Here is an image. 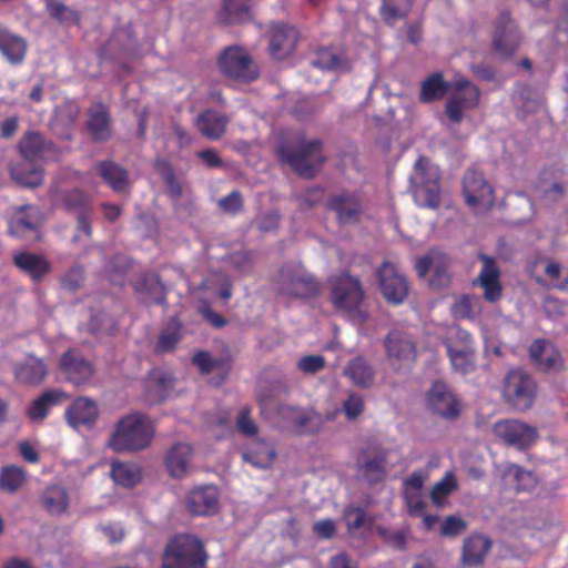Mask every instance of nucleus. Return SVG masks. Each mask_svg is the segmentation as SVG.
<instances>
[{
  "label": "nucleus",
  "mask_w": 568,
  "mask_h": 568,
  "mask_svg": "<svg viewBox=\"0 0 568 568\" xmlns=\"http://www.w3.org/2000/svg\"><path fill=\"white\" fill-rule=\"evenodd\" d=\"M153 428L149 419L139 413L122 417L109 439V447L116 453L139 452L152 439Z\"/></svg>",
  "instance_id": "nucleus-1"
},
{
  "label": "nucleus",
  "mask_w": 568,
  "mask_h": 568,
  "mask_svg": "<svg viewBox=\"0 0 568 568\" xmlns=\"http://www.w3.org/2000/svg\"><path fill=\"white\" fill-rule=\"evenodd\" d=\"M207 560V551L199 537L180 534L168 542L162 568H203Z\"/></svg>",
  "instance_id": "nucleus-2"
},
{
  "label": "nucleus",
  "mask_w": 568,
  "mask_h": 568,
  "mask_svg": "<svg viewBox=\"0 0 568 568\" xmlns=\"http://www.w3.org/2000/svg\"><path fill=\"white\" fill-rule=\"evenodd\" d=\"M280 155L296 174L306 179L314 178L326 162L323 143L318 139H302L295 143L284 144L281 146Z\"/></svg>",
  "instance_id": "nucleus-3"
},
{
  "label": "nucleus",
  "mask_w": 568,
  "mask_h": 568,
  "mask_svg": "<svg viewBox=\"0 0 568 568\" xmlns=\"http://www.w3.org/2000/svg\"><path fill=\"white\" fill-rule=\"evenodd\" d=\"M410 192L419 207L437 210L440 206L439 173L432 169L426 156L415 162V174L410 178Z\"/></svg>",
  "instance_id": "nucleus-4"
},
{
  "label": "nucleus",
  "mask_w": 568,
  "mask_h": 568,
  "mask_svg": "<svg viewBox=\"0 0 568 568\" xmlns=\"http://www.w3.org/2000/svg\"><path fill=\"white\" fill-rule=\"evenodd\" d=\"M217 65L223 75L242 83L253 82L260 75L253 58L240 45L225 48L217 58Z\"/></svg>",
  "instance_id": "nucleus-5"
},
{
  "label": "nucleus",
  "mask_w": 568,
  "mask_h": 568,
  "mask_svg": "<svg viewBox=\"0 0 568 568\" xmlns=\"http://www.w3.org/2000/svg\"><path fill=\"white\" fill-rule=\"evenodd\" d=\"M537 384L534 377L524 369H511L507 373L503 387L505 400L515 409L525 412L535 402Z\"/></svg>",
  "instance_id": "nucleus-6"
},
{
  "label": "nucleus",
  "mask_w": 568,
  "mask_h": 568,
  "mask_svg": "<svg viewBox=\"0 0 568 568\" xmlns=\"http://www.w3.org/2000/svg\"><path fill=\"white\" fill-rule=\"evenodd\" d=\"M452 94L445 103V114L454 124H460L464 112L476 109L480 100L479 88L466 78L453 82Z\"/></svg>",
  "instance_id": "nucleus-7"
},
{
  "label": "nucleus",
  "mask_w": 568,
  "mask_h": 568,
  "mask_svg": "<svg viewBox=\"0 0 568 568\" xmlns=\"http://www.w3.org/2000/svg\"><path fill=\"white\" fill-rule=\"evenodd\" d=\"M331 302L336 310L352 312L359 307L365 293L361 280L343 273L331 280Z\"/></svg>",
  "instance_id": "nucleus-8"
},
{
  "label": "nucleus",
  "mask_w": 568,
  "mask_h": 568,
  "mask_svg": "<svg viewBox=\"0 0 568 568\" xmlns=\"http://www.w3.org/2000/svg\"><path fill=\"white\" fill-rule=\"evenodd\" d=\"M463 193L467 205L475 212L489 210L494 202V190L477 170L468 169L463 178Z\"/></svg>",
  "instance_id": "nucleus-9"
},
{
  "label": "nucleus",
  "mask_w": 568,
  "mask_h": 568,
  "mask_svg": "<svg viewBox=\"0 0 568 568\" xmlns=\"http://www.w3.org/2000/svg\"><path fill=\"white\" fill-rule=\"evenodd\" d=\"M329 212L335 214L338 224H356L364 214L361 195L357 192L342 190L331 194L325 202Z\"/></svg>",
  "instance_id": "nucleus-10"
},
{
  "label": "nucleus",
  "mask_w": 568,
  "mask_h": 568,
  "mask_svg": "<svg viewBox=\"0 0 568 568\" xmlns=\"http://www.w3.org/2000/svg\"><path fill=\"white\" fill-rule=\"evenodd\" d=\"M449 257L446 253L432 250L416 263L420 277L429 275L428 283L433 288H443L450 284Z\"/></svg>",
  "instance_id": "nucleus-11"
},
{
  "label": "nucleus",
  "mask_w": 568,
  "mask_h": 568,
  "mask_svg": "<svg viewBox=\"0 0 568 568\" xmlns=\"http://www.w3.org/2000/svg\"><path fill=\"white\" fill-rule=\"evenodd\" d=\"M381 292L385 300L394 305L403 304L409 293L405 275L390 262H384L377 271Z\"/></svg>",
  "instance_id": "nucleus-12"
},
{
  "label": "nucleus",
  "mask_w": 568,
  "mask_h": 568,
  "mask_svg": "<svg viewBox=\"0 0 568 568\" xmlns=\"http://www.w3.org/2000/svg\"><path fill=\"white\" fill-rule=\"evenodd\" d=\"M387 358L394 369H400L416 357V345L413 337L403 331L394 329L384 341Z\"/></svg>",
  "instance_id": "nucleus-13"
},
{
  "label": "nucleus",
  "mask_w": 568,
  "mask_h": 568,
  "mask_svg": "<svg viewBox=\"0 0 568 568\" xmlns=\"http://www.w3.org/2000/svg\"><path fill=\"white\" fill-rule=\"evenodd\" d=\"M520 32L508 11H501L495 22L493 48L500 57H511L520 44Z\"/></svg>",
  "instance_id": "nucleus-14"
},
{
  "label": "nucleus",
  "mask_w": 568,
  "mask_h": 568,
  "mask_svg": "<svg viewBox=\"0 0 568 568\" xmlns=\"http://www.w3.org/2000/svg\"><path fill=\"white\" fill-rule=\"evenodd\" d=\"M268 51L273 59L284 60L293 54L300 40L298 30L284 22H272L268 31Z\"/></svg>",
  "instance_id": "nucleus-15"
},
{
  "label": "nucleus",
  "mask_w": 568,
  "mask_h": 568,
  "mask_svg": "<svg viewBox=\"0 0 568 568\" xmlns=\"http://www.w3.org/2000/svg\"><path fill=\"white\" fill-rule=\"evenodd\" d=\"M387 450L381 447L362 449L356 459L357 470L369 485L384 481L387 476Z\"/></svg>",
  "instance_id": "nucleus-16"
},
{
  "label": "nucleus",
  "mask_w": 568,
  "mask_h": 568,
  "mask_svg": "<svg viewBox=\"0 0 568 568\" xmlns=\"http://www.w3.org/2000/svg\"><path fill=\"white\" fill-rule=\"evenodd\" d=\"M59 368L64 378L75 386L87 384L95 372L93 364L73 348L68 349L61 355Z\"/></svg>",
  "instance_id": "nucleus-17"
},
{
  "label": "nucleus",
  "mask_w": 568,
  "mask_h": 568,
  "mask_svg": "<svg viewBox=\"0 0 568 568\" xmlns=\"http://www.w3.org/2000/svg\"><path fill=\"white\" fill-rule=\"evenodd\" d=\"M494 434L510 446L520 449L531 446L537 439V430L516 419L499 420L494 425Z\"/></svg>",
  "instance_id": "nucleus-18"
},
{
  "label": "nucleus",
  "mask_w": 568,
  "mask_h": 568,
  "mask_svg": "<svg viewBox=\"0 0 568 568\" xmlns=\"http://www.w3.org/2000/svg\"><path fill=\"white\" fill-rule=\"evenodd\" d=\"M67 424L75 430L92 429L99 418L97 403L85 396H79L67 407L64 412Z\"/></svg>",
  "instance_id": "nucleus-19"
},
{
  "label": "nucleus",
  "mask_w": 568,
  "mask_h": 568,
  "mask_svg": "<svg viewBox=\"0 0 568 568\" xmlns=\"http://www.w3.org/2000/svg\"><path fill=\"white\" fill-rule=\"evenodd\" d=\"M428 407L440 417L454 420L460 415V403L448 386L436 381L427 393Z\"/></svg>",
  "instance_id": "nucleus-20"
},
{
  "label": "nucleus",
  "mask_w": 568,
  "mask_h": 568,
  "mask_svg": "<svg viewBox=\"0 0 568 568\" xmlns=\"http://www.w3.org/2000/svg\"><path fill=\"white\" fill-rule=\"evenodd\" d=\"M528 353L536 368L544 373H557L565 367L561 353L554 343L548 339H535L530 344Z\"/></svg>",
  "instance_id": "nucleus-21"
},
{
  "label": "nucleus",
  "mask_w": 568,
  "mask_h": 568,
  "mask_svg": "<svg viewBox=\"0 0 568 568\" xmlns=\"http://www.w3.org/2000/svg\"><path fill=\"white\" fill-rule=\"evenodd\" d=\"M481 268L474 281V285L484 291V298L489 303L498 302L503 296L500 270L493 256L480 255Z\"/></svg>",
  "instance_id": "nucleus-22"
},
{
  "label": "nucleus",
  "mask_w": 568,
  "mask_h": 568,
  "mask_svg": "<svg viewBox=\"0 0 568 568\" xmlns=\"http://www.w3.org/2000/svg\"><path fill=\"white\" fill-rule=\"evenodd\" d=\"M220 507V491L214 485L193 488L187 496V508L195 516L214 515Z\"/></svg>",
  "instance_id": "nucleus-23"
},
{
  "label": "nucleus",
  "mask_w": 568,
  "mask_h": 568,
  "mask_svg": "<svg viewBox=\"0 0 568 568\" xmlns=\"http://www.w3.org/2000/svg\"><path fill=\"white\" fill-rule=\"evenodd\" d=\"M231 119L225 113L214 109H204L194 119V125L202 136L210 141L222 139Z\"/></svg>",
  "instance_id": "nucleus-24"
},
{
  "label": "nucleus",
  "mask_w": 568,
  "mask_h": 568,
  "mask_svg": "<svg viewBox=\"0 0 568 568\" xmlns=\"http://www.w3.org/2000/svg\"><path fill=\"white\" fill-rule=\"evenodd\" d=\"M281 416L290 423V427L298 435L315 433L322 423L321 416L313 412L292 406H281Z\"/></svg>",
  "instance_id": "nucleus-25"
},
{
  "label": "nucleus",
  "mask_w": 568,
  "mask_h": 568,
  "mask_svg": "<svg viewBox=\"0 0 568 568\" xmlns=\"http://www.w3.org/2000/svg\"><path fill=\"white\" fill-rule=\"evenodd\" d=\"M95 171L102 181L115 193H123L129 190V171L112 160L99 161Z\"/></svg>",
  "instance_id": "nucleus-26"
},
{
  "label": "nucleus",
  "mask_w": 568,
  "mask_h": 568,
  "mask_svg": "<svg viewBox=\"0 0 568 568\" xmlns=\"http://www.w3.org/2000/svg\"><path fill=\"white\" fill-rule=\"evenodd\" d=\"M48 366L38 357L28 356L24 361L14 365L13 374L17 382L29 385L39 386L48 376Z\"/></svg>",
  "instance_id": "nucleus-27"
},
{
  "label": "nucleus",
  "mask_w": 568,
  "mask_h": 568,
  "mask_svg": "<svg viewBox=\"0 0 568 568\" xmlns=\"http://www.w3.org/2000/svg\"><path fill=\"white\" fill-rule=\"evenodd\" d=\"M87 130L94 142H105L111 138V116L103 103L98 102L89 110Z\"/></svg>",
  "instance_id": "nucleus-28"
},
{
  "label": "nucleus",
  "mask_w": 568,
  "mask_h": 568,
  "mask_svg": "<svg viewBox=\"0 0 568 568\" xmlns=\"http://www.w3.org/2000/svg\"><path fill=\"white\" fill-rule=\"evenodd\" d=\"M14 265L33 282H41L51 272V264L43 255L20 252L13 256Z\"/></svg>",
  "instance_id": "nucleus-29"
},
{
  "label": "nucleus",
  "mask_w": 568,
  "mask_h": 568,
  "mask_svg": "<svg viewBox=\"0 0 568 568\" xmlns=\"http://www.w3.org/2000/svg\"><path fill=\"white\" fill-rule=\"evenodd\" d=\"M68 398V394L61 389H47L31 402L26 414L32 422H42L48 417L49 412L53 406L60 405Z\"/></svg>",
  "instance_id": "nucleus-30"
},
{
  "label": "nucleus",
  "mask_w": 568,
  "mask_h": 568,
  "mask_svg": "<svg viewBox=\"0 0 568 568\" xmlns=\"http://www.w3.org/2000/svg\"><path fill=\"white\" fill-rule=\"evenodd\" d=\"M320 283L304 271H295L287 275L285 283L286 294L298 298H314L320 294Z\"/></svg>",
  "instance_id": "nucleus-31"
},
{
  "label": "nucleus",
  "mask_w": 568,
  "mask_h": 568,
  "mask_svg": "<svg viewBox=\"0 0 568 568\" xmlns=\"http://www.w3.org/2000/svg\"><path fill=\"white\" fill-rule=\"evenodd\" d=\"M311 64L323 71L345 73L351 71L352 63L347 55L333 48H318Z\"/></svg>",
  "instance_id": "nucleus-32"
},
{
  "label": "nucleus",
  "mask_w": 568,
  "mask_h": 568,
  "mask_svg": "<svg viewBox=\"0 0 568 568\" xmlns=\"http://www.w3.org/2000/svg\"><path fill=\"white\" fill-rule=\"evenodd\" d=\"M28 42L24 38L10 32L0 23V53L13 65L24 61Z\"/></svg>",
  "instance_id": "nucleus-33"
},
{
  "label": "nucleus",
  "mask_w": 568,
  "mask_h": 568,
  "mask_svg": "<svg viewBox=\"0 0 568 568\" xmlns=\"http://www.w3.org/2000/svg\"><path fill=\"white\" fill-rule=\"evenodd\" d=\"M11 178L20 185L37 187L43 182V168L40 162L21 159L10 168Z\"/></svg>",
  "instance_id": "nucleus-34"
},
{
  "label": "nucleus",
  "mask_w": 568,
  "mask_h": 568,
  "mask_svg": "<svg viewBox=\"0 0 568 568\" xmlns=\"http://www.w3.org/2000/svg\"><path fill=\"white\" fill-rule=\"evenodd\" d=\"M343 375L352 384L361 388H368L375 381V369L364 356H355L349 359L343 369Z\"/></svg>",
  "instance_id": "nucleus-35"
},
{
  "label": "nucleus",
  "mask_w": 568,
  "mask_h": 568,
  "mask_svg": "<svg viewBox=\"0 0 568 568\" xmlns=\"http://www.w3.org/2000/svg\"><path fill=\"white\" fill-rule=\"evenodd\" d=\"M37 227V210L31 205L18 207L9 220V234L17 239H24Z\"/></svg>",
  "instance_id": "nucleus-36"
},
{
  "label": "nucleus",
  "mask_w": 568,
  "mask_h": 568,
  "mask_svg": "<svg viewBox=\"0 0 568 568\" xmlns=\"http://www.w3.org/2000/svg\"><path fill=\"white\" fill-rule=\"evenodd\" d=\"M453 82L445 81L443 73L433 72L420 83L418 100L420 103H432L443 100L450 91Z\"/></svg>",
  "instance_id": "nucleus-37"
},
{
  "label": "nucleus",
  "mask_w": 568,
  "mask_h": 568,
  "mask_svg": "<svg viewBox=\"0 0 568 568\" xmlns=\"http://www.w3.org/2000/svg\"><path fill=\"white\" fill-rule=\"evenodd\" d=\"M52 145L53 143L47 142L40 132L28 131L21 136L18 150L21 159L40 162Z\"/></svg>",
  "instance_id": "nucleus-38"
},
{
  "label": "nucleus",
  "mask_w": 568,
  "mask_h": 568,
  "mask_svg": "<svg viewBox=\"0 0 568 568\" xmlns=\"http://www.w3.org/2000/svg\"><path fill=\"white\" fill-rule=\"evenodd\" d=\"M252 18L248 0H224L217 13L219 22L224 26L245 23Z\"/></svg>",
  "instance_id": "nucleus-39"
},
{
  "label": "nucleus",
  "mask_w": 568,
  "mask_h": 568,
  "mask_svg": "<svg viewBox=\"0 0 568 568\" xmlns=\"http://www.w3.org/2000/svg\"><path fill=\"white\" fill-rule=\"evenodd\" d=\"M491 542L481 535L467 537L463 545L462 561L464 566H480L489 551Z\"/></svg>",
  "instance_id": "nucleus-40"
},
{
  "label": "nucleus",
  "mask_w": 568,
  "mask_h": 568,
  "mask_svg": "<svg viewBox=\"0 0 568 568\" xmlns=\"http://www.w3.org/2000/svg\"><path fill=\"white\" fill-rule=\"evenodd\" d=\"M276 457L275 448L265 440H254L250 444L245 452L242 453L244 462L261 469L272 466Z\"/></svg>",
  "instance_id": "nucleus-41"
},
{
  "label": "nucleus",
  "mask_w": 568,
  "mask_h": 568,
  "mask_svg": "<svg viewBox=\"0 0 568 568\" xmlns=\"http://www.w3.org/2000/svg\"><path fill=\"white\" fill-rule=\"evenodd\" d=\"M192 447L185 443L173 445L165 456V467L174 478H182L187 470Z\"/></svg>",
  "instance_id": "nucleus-42"
},
{
  "label": "nucleus",
  "mask_w": 568,
  "mask_h": 568,
  "mask_svg": "<svg viewBox=\"0 0 568 568\" xmlns=\"http://www.w3.org/2000/svg\"><path fill=\"white\" fill-rule=\"evenodd\" d=\"M135 292L146 295L154 304H166V288L163 285L160 275L155 273H145L133 284Z\"/></svg>",
  "instance_id": "nucleus-43"
},
{
  "label": "nucleus",
  "mask_w": 568,
  "mask_h": 568,
  "mask_svg": "<svg viewBox=\"0 0 568 568\" xmlns=\"http://www.w3.org/2000/svg\"><path fill=\"white\" fill-rule=\"evenodd\" d=\"M110 475L115 484L133 488L142 479V469L135 463L115 460L111 464Z\"/></svg>",
  "instance_id": "nucleus-44"
},
{
  "label": "nucleus",
  "mask_w": 568,
  "mask_h": 568,
  "mask_svg": "<svg viewBox=\"0 0 568 568\" xmlns=\"http://www.w3.org/2000/svg\"><path fill=\"white\" fill-rule=\"evenodd\" d=\"M506 484L511 485L517 493L529 491L535 488L537 479L535 475L516 464H509L503 471Z\"/></svg>",
  "instance_id": "nucleus-45"
},
{
  "label": "nucleus",
  "mask_w": 568,
  "mask_h": 568,
  "mask_svg": "<svg viewBox=\"0 0 568 568\" xmlns=\"http://www.w3.org/2000/svg\"><path fill=\"white\" fill-rule=\"evenodd\" d=\"M415 0H382L381 17L387 26H395L398 20L407 18Z\"/></svg>",
  "instance_id": "nucleus-46"
},
{
  "label": "nucleus",
  "mask_w": 568,
  "mask_h": 568,
  "mask_svg": "<svg viewBox=\"0 0 568 568\" xmlns=\"http://www.w3.org/2000/svg\"><path fill=\"white\" fill-rule=\"evenodd\" d=\"M28 473L23 467L6 465L0 469V490L14 494L27 483Z\"/></svg>",
  "instance_id": "nucleus-47"
},
{
  "label": "nucleus",
  "mask_w": 568,
  "mask_h": 568,
  "mask_svg": "<svg viewBox=\"0 0 568 568\" xmlns=\"http://www.w3.org/2000/svg\"><path fill=\"white\" fill-rule=\"evenodd\" d=\"M182 338V324L178 318H171L164 327L155 344V353L163 354L173 352Z\"/></svg>",
  "instance_id": "nucleus-48"
},
{
  "label": "nucleus",
  "mask_w": 568,
  "mask_h": 568,
  "mask_svg": "<svg viewBox=\"0 0 568 568\" xmlns=\"http://www.w3.org/2000/svg\"><path fill=\"white\" fill-rule=\"evenodd\" d=\"M444 344L454 371L465 375L475 369V351L459 349L449 341Z\"/></svg>",
  "instance_id": "nucleus-49"
},
{
  "label": "nucleus",
  "mask_w": 568,
  "mask_h": 568,
  "mask_svg": "<svg viewBox=\"0 0 568 568\" xmlns=\"http://www.w3.org/2000/svg\"><path fill=\"white\" fill-rule=\"evenodd\" d=\"M481 312L483 303L476 295H462L452 305V315L457 320H475Z\"/></svg>",
  "instance_id": "nucleus-50"
},
{
  "label": "nucleus",
  "mask_w": 568,
  "mask_h": 568,
  "mask_svg": "<svg viewBox=\"0 0 568 568\" xmlns=\"http://www.w3.org/2000/svg\"><path fill=\"white\" fill-rule=\"evenodd\" d=\"M62 204L68 212L78 214L92 212V200L81 189L74 187L62 193Z\"/></svg>",
  "instance_id": "nucleus-51"
},
{
  "label": "nucleus",
  "mask_w": 568,
  "mask_h": 568,
  "mask_svg": "<svg viewBox=\"0 0 568 568\" xmlns=\"http://www.w3.org/2000/svg\"><path fill=\"white\" fill-rule=\"evenodd\" d=\"M41 500L45 510L52 515L62 514L69 504L65 489L58 485L48 487L44 490Z\"/></svg>",
  "instance_id": "nucleus-52"
},
{
  "label": "nucleus",
  "mask_w": 568,
  "mask_h": 568,
  "mask_svg": "<svg viewBox=\"0 0 568 568\" xmlns=\"http://www.w3.org/2000/svg\"><path fill=\"white\" fill-rule=\"evenodd\" d=\"M457 489V480L453 471H447L430 489V501L438 508L447 504V497Z\"/></svg>",
  "instance_id": "nucleus-53"
},
{
  "label": "nucleus",
  "mask_w": 568,
  "mask_h": 568,
  "mask_svg": "<svg viewBox=\"0 0 568 568\" xmlns=\"http://www.w3.org/2000/svg\"><path fill=\"white\" fill-rule=\"evenodd\" d=\"M192 363L202 375H209L215 368L222 369L227 374L232 366L231 359L213 358L207 351L196 352L192 357Z\"/></svg>",
  "instance_id": "nucleus-54"
},
{
  "label": "nucleus",
  "mask_w": 568,
  "mask_h": 568,
  "mask_svg": "<svg viewBox=\"0 0 568 568\" xmlns=\"http://www.w3.org/2000/svg\"><path fill=\"white\" fill-rule=\"evenodd\" d=\"M47 10L50 17L57 20L59 23H71L79 26L81 22L80 13L61 2L47 0Z\"/></svg>",
  "instance_id": "nucleus-55"
},
{
  "label": "nucleus",
  "mask_w": 568,
  "mask_h": 568,
  "mask_svg": "<svg viewBox=\"0 0 568 568\" xmlns=\"http://www.w3.org/2000/svg\"><path fill=\"white\" fill-rule=\"evenodd\" d=\"M155 169L160 172H162L163 180L170 191V193L174 197H180L182 194L181 185L179 184L172 166L169 164V162L164 161L163 159H159L155 162Z\"/></svg>",
  "instance_id": "nucleus-56"
},
{
  "label": "nucleus",
  "mask_w": 568,
  "mask_h": 568,
  "mask_svg": "<svg viewBox=\"0 0 568 568\" xmlns=\"http://www.w3.org/2000/svg\"><path fill=\"white\" fill-rule=\"evenodd\" d=\"M84 270L80 265H75L70 267L60 280L61 286L63 290L75 292L78 291L83 282H84Z\"/></svg>",
  "instance_id": "nucleus-57"
},
{
  "label": "nucleus",
  "mask_w": 568,
  "mask_h": 568,
  "mask_svg": "<svg viewBox=\"0 0 568 568\" xmlns=\"http://www.w3.org/2000/svg\"><path fill=\"white\" fill-rule=\"evenodd\" d=\"M365 408L364 397L355 392H351L343 403V413L349 420L356 419Z\"/></svg>",
  "instance_id": "nucleus-58"
},
{
  "label": "nucleus",
  "mask_w": 568,
  "mask_h": 568,
  "mask_svg": "<svg viewBox=\"0 0 568 568\" xmlns=\"http://www.w3.org/2000/svg\"><path fill=\"white\" fill-rule=\"evenodd\" d=\"M403 499L410 517H419L425 511L426 503L423 491H403Z\"/></svg>",
  "instance_id": "nucleus-59"
},
{
  "label": "nucleus",
  "mask_w": 568,
  "mask_h": 568,
  "mask_svg": "<svg viewBox=\"0 0 568 568\" xmlns=\"http://www.w3.org/2000/svg\"><path fill=\"white\" fill-rule=\"evenodd\" d=\"M219 207L227 214L235 215L243 210V196L240 191L234 190L217 202Z\"/></svg>",
  "instance_id": "nucleus-60"
},
{
  "label": "nucleus",
  "mask_w": 568,
  "mask_h": 568,
  "mask_svg": "<svg viewBox=\"0 0 568 568\" xmlns=\"http://www.w3.org/2000/svg\"><path fill=\"white\" fill-rule=\"evenodd\" d=\"M467 528V523L458 516L450 515L440 525V535L444 537H456Z\"/></svg>",
  "instance_id": "nucleus-61"
},
{
  "label": "nucleus",
  "mask_w": 568,
  "mask_h": 568,
  "mask_svg": "<svg viewBox=\"0 0 568 568\" xmlns=\"http://www.w3.org/2000/svg\"><path fill=\"white\" fill-rule=\"evenodd\" d=\"M326 359L323 355H306L298 359L297 368L305 374H316L324 369Z\"/></svg>",
  "instance_id": "nucleus-62"
},
{
  "label": "nucleus",
  "mask_w": 568,
  "mask_h": 568,
  "mask_svg": "<svg viewBox=\"0 0 568 568\" xmlns=\"http://www.w3.org/2000/svg\"><path fill=\"white\" fill-rule=\"evenodd\" d=\"M236 427L241 434L248 437H253L257 434V426L251 418V409L248 407H244L240 412L236 419Z\"/></svg>",
  "instance_id": "nucleus-63"
},
{
  "label": "nucleus",
  "mask_w": 568,
  "mask_h": 568,
  "mask_svg": "<svg viewBox=\"0 0 568 568\" xmlns=\"http://www.w3.org/2000/svg\"><path fill=\"white\" fill-rule=\"evenodd\" d=\"M427 473L423 469L414 470L403 480V491H423Z\"/></svg>",
  "instance_id": "nucleus-64"
}]
</instances>
